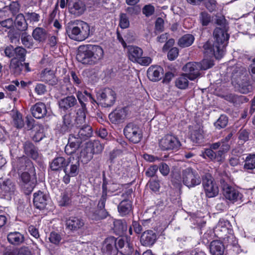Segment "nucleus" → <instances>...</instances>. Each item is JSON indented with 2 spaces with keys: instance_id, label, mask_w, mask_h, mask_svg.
Here are the masks:
<instances>
[{
  "instance_id": "obj_30",
  "label": "nucleus",
  "mask_w": 255,
  "mask_h": 255,
  "mask_svg": "<svg viewBox=\"0 0 255 255\" xmlns=\"http://www.w3.org/2000/svg\"><path fill=\"white\" fill-rule=\"evenodd\" d=\"M47 196L40 191L33 194V204L37 209H43L47 204Z\"/></svg>"
},
{
  "instance_id": "obj_4",
  "label": "nucleus",
  "mask_w": 255,
  "mask_h": 255,
  "mask_svg": "<svg viewBox=\"0 0 255 255\" xmlns=\"http://www.w3.org/2000/svg\"><path fill=\"white\" fill-rule=\"evenodd\" d=\"M108 181L103 176L102 193L97 205V209L91 210L89 213V217L94 220L98 221L106 218L109 213L105 209V203L107 199Z\"/></svg>"
},
{
  "instance_id": "obj_8",
  "label": "nucleus",
  "mask_w": 255,
  "mask_h": 255,
  "mask_svg": "<svg viewBox=\"0 0 255 255\" xmlns=\"http://www.w3.org/2000/svg\"><path fill=\"white\" fill-rule=\"evenodd\" d=\"M181 177L183 184L189 188L201 183V179L197 172L191 167L182 170Z\"/></svg>"
},
{
  "instance_id": "obj_9",
  "label": "nucleus",
  "mask_w": 255,
  "mask_h": 255,
  "mask_svg": "<svg viewBox=\"0 0 255 255\" xmlns=\"http://www.w3.org/2000/svg\"><path fill=\"white\" fill-rule=\"evenodd\" d=\"M159 145L162 150L177 151L180 148L181 143L176 136L167 134L160 139Z\"/></svg>"
},
{
  "instance_id": "obj_46",
  "label": "nucleus",
  "mask_w": 255,
  "mask_h": 255,
  "mask_svg": "<svg viewBox=\"0 0 255 255\" xmlns=\"http://www.w3.org/2000/svg\"><path fill=\"white\" fill-rule=\"evenodd\" d=\"M93 157V153L90 148H85L80 152V158L84 163L89 162Z\"/></svg>"
},
{
  "instance_id": "obj_32",
  "label": "nucleus",
  "mask_w": 255,
  "mask_h": 255,
  "mask_svg": "<svg viewBox=\"0 0 255 255\" xmlns=\"http://www.w3.org/2000/svg\"><path fill=\"white\" fill-rule=\"evenodd\" d=\"M162 71V68L160 66H151L147 70V77L151 81H159L161 78Z\"/></svg>"
},
{
  "instance_id": "obj_44",
  "label": "nucleus",
  "mask_w": 255,
  "mask_h": 255,
  "mask_svg": "<svg viewBox=\"0 0 255 255\" xmlns=\"http://www.w3.org/2000/svg\"><path fill=\"white\" fill-rule=\"evenodd\" d=\"M244 169L247 170H252L255 169V153L247 154L245 159Z\"/></svg>"
},
{
  "instance_id": "obj_33",
  "label": "nucleus",
  "mask_w": 255,
  "mask_h": 255,
  "mask_svg": "<svg viewBox=\"0 0 255 255\" xmlns=\"http://www.w3.org/2000/svg\"><path fill=\"white\" fill-rule=\"evenodd\" d=\"M222 98L230 103L235 105L240 104L247 102L248 99L244 96H238L234 93H227L222 96Z\"/></svg>"
},
{
  "instance_id": "obj_20",
  "label": "nucleus",
  "mask_w": 255,
  "mask_h": 255,
  "mask_svg": "<svg viewBox=\"0 0 255 255\" xmlns=\"http://www.w3.org/2000/svg\"><path fill=\"white\" fill-rule=\"evenodd\" d=\"M198 62L187 63L183 67L185 74L189 77V80L193 81L200 76L201 67Z\"/></svg>"
},
{
  "instance_id": "obj_21",
  "label": "nucleus",
  "mask_w": 255,
  "mask_h": 255,
  "mask_svg": "<svg viewBox=\"0 0 255 255\" xmlns=\"http://www.w3.org/2000/svg\"><path fill=\"white\" fill-rule=\"evenodd\" d=\"M74 127L73 119L70 114H66L63 116L61 123L57 126L58 131L62 134L71 131Z\"/></svg>"
},
{
  "instance_id": "obj_26",
  "label": "nucleus",
  "mask_w": 255,
  "mask_h": 255,
  "mask_svg": "<svg viewBox=\"0 0 255 255\" xmlns=\"http://www.w3.org/2000/svg\"><path fill=\"white\" fill-rule=\"evenodd\" d=\"M77 104V99L74 96H67L58 101L59 108L64 112L71 111Z\"/></svg>"
},
{
  "instance_id": "obj_64",
  "label": "nucleus",
  "mask_w": 255,
  "mask_h": 255,
  "mask_svg": "<svg viewBox=\"0 0 255 255\" xmlns=\"http://www.w3.org/2000/svg\"><path fill=\"white\" fill-rule=\"evenodd\" d=\"M250 132L246 129H241L239 131V138L245 142L249 139Z\"/></svg>"
},
{
  "instance_id": "obj_50",
  "label": "nucleus",
  "mask_w": 255,
  "mask_h": 255,
  "mask_svg": "<svg viewBox=\"0 0 255 255\" xmlns=\"http://www.w3.org/2000/svg\"><path fill=\"white\" fill-rule=\"evenodd\" d=\"M129 162L127 161H122V163H118L116 166V172L119 175H125L129 170Z\"/></svg>"
},
{
  "instance_id": "obj_36",
  "label": "nucleus",
  "mask_w": 255,
  "mask_h": 255,
  "mask_svg": "<svg viewBox=\"0 0 255 255\" xmlns=\"http://www.w3.org/2000/svg\"><path fill=\"white\" fill-rule=\"evenodd\" d=\"M67 159L62 156L55 157L51 161L50 167L52 171L62 170L65 167Z\"/></svg>"
},
{
  "instance_id": "obj_3",
  "label": "nucleus",
  "mask_w": 255,
  "mask_h": 255,
  "mask_svg": "<svg viewBox=\"0 0 255 255\" xmlns=\"http://www.w3.org/2000/svg\"><path fill=\"white\" fill-rule=\"evenodd\" d=\"M66 32L71 39L83 41L90 36V26L82 20H71L66 25Z\"/></svg>"
},
{
  "instance_id": "obj_1",
  "label": "nucleus",
  "mask_w": 255,
  "mask_h": 255,
  "mask_svg": "<svg viewBox=\"0 0 255 255\" xmlns=\"http://www.w3.org/2000/svg\"><path fill=\"white\" fill-rule=\"evenodd\" d=\"M228 29L216 27L213 32L215 41L213 44L207 41L203 47L204 53L209 57L214 56L216 59H221L224 54L225 49L228 44L229 34L227 33Z\"/></svg>"
},
{
  "instance_id": "obj_55",
  "label": "nucleus",
  "mask_w": 255,
  "mask_h": 255,
  "mask_svg": "<svg viewBox=\"0 0 255 255\" xmlns=\"http://www.w3.org/2000/svg\"><path fill=\"white\" fill-rule=\"evenodd\" d=\"M71 194L68 191L63 192L61 195V199L60 201V205L61 206H67L70 203Z\"/></svg>"
},
{
  "instance_id": "obj_47",
  "label": "nucleus",
  "mask_w": 255,
  "mask_h": 255,
  "mask_svg": "<svg viewBox=\"0 0 255 255\" xmlns=\"http://www.w3.org/2000/svg\"><path fill=\"white\" fill-rule=\"evenodd\" d=\"M70 75L74 85L80 88L84 87V82L81 76L79 74L76 73L75 72L72 71L70 72Z\"/></svg>"
},
{
  "instance_id": "obj_10",
  "label": "nucleus",
  "mask_w": 255,
  "mask_h": 255,
  "mask_svg": "<svg viewBox=\"0 0 255 255\" xmlns=\"http://www.w3.org/2000/svg\"><path fill=\"white\" fill-rule=\"evenodd\" d=\"M124 133L127 138L133 143H138L142 137L141 130L133 123H129L126 125Z\"/></svg>"
},
{
  "instance_id": "obj_5",
  "label": "nucleus",
  "mask_w": 255,
  "mask_h": 255,
  "mask_svg": "<svg viewBox=\"0 0 255 255\" xmlns=\"http://www.w3.org/2000/svg\"><path fill=\"white\" fill-rule=\"evenodd\" d=\"M80 169V163L79 157H74L70 156L67 159L63 171L65 175L63 181L66 184L70 182V178L76 177L78 175Z\"/></svg>"
},
{
  "instance_id": "obj_37",
  "label": "nucleus",
  "mask_w": 255,
  "mask_h": 255,
  "mask_svg": "<svg viewBox=\"0 0 255 255\" xmlns=\"http://www.w3.org/2000/svg\"><path fill=\"white\" fill-rule=\"evenodd\" d=\"M131 202L128 200H123L118 206V211L122 216L128 214L131 211Z\"/></svg>"
},
{
  "instance_id": "obj_11",
  "label": "nucleus",
  "mask_w": 255,
  "mask_h": 255,
  "mask_svg": "<svg viewBox=\"0 0 255 255\" xmlns=\"http://www.w3.org/2000/svg\"><path fill=\"white\" fill-rule=\"evenodd\" d=\"M202 185L208 198L214 197L218 194V187L210 173H206L202 176Z\"/></svg>"
},
{
  "instance_id": "obj_38",
  "label": "nucleus",
  "mask_w": 255,
  "mask_h": 255,
  "mask_svg": "<svg viewBox=\"0 0 255 255\" xmlns=\"http://www.w3.org/2000/svg\"><path fill=\"white\" fill-rule=\"evenodd\" d=\"M33 38L39 42H43L45 41L47 37L46 31L41 27H36L32 32Z\"/></svg>"
},
{
  "instance_id": "obj_43",
  "label": "nucleus",
  "mask_w": 255,
  "mask_h": 255,
  "mask_svg": "<svg viewBox=\"0 0 255 255\" xmlns=\"http://www.w3.org/2000/svg\"><path fill=\"white\" fill-rule=\"evenodd\" d=\"M127 229V227L126 222L121 220H117L114 222L113 230L117 235L121 236L124 234Z\"/></svg>"
},
{
  "instance_id": "obj_27",
  "label": "nucleus",
  "mask_w": 255,
  "mask_h": 255,
  "mask_svg": "<svg viewBox=\"0 0 255 255\" xmlns=\"http://www.w3.org/2000/svg\"><path fill=\"white\" fill-rule=\"evenodd\" d=\"M7 239L10 244L14 246H18L24 242L25 237L23 234L19 232L12 231L7 234Z\"/></svg>"
},
{
  "instance_id": "obj_6",
  "label": "nucleus",
  "mask_w": 255,
  "mask_h": 255,
  "mask_svg": "<svg viewBox=\"0 0 255 255\" xmlns=\"http://www.w3.org/2000/svg\"><path fill=\"white\" fill-rule=\"evenodd\" d=\"M126 239L123 238H115L114 237L107 238L104 243L102 251L104 255H117L119 249L123 248Z\"/></svg>"
},
{
  "instance_id": "obj_60",
  "label": "nucleus",
  "mask_w": 255,
  "mask_h": 255,
  "mask_svg": "<svg viewBox=\"0 0 255 255\" xmlns=\"http://www.w3.org/2000/svg\"><path fill=\"white\" fill-rule=\"evenodd\" d=\"M179 54L178 49L176 47L172 48L169 50L167 54V57L169 60L172 61L175 59Z\"/></svg>"
},
{
  "instance_id": "obj_18",
  "label": "nucleus",
  "mask_w": 255,
  "mask_h": 255,
  "mask_svg": "<svg viewBox=\"0 0 255 255\" xmlns=\"http://www.w3.org/2000/svg\"><path fill=\"white\" fill-rule=\"evenodd\" d=\"M128 115L127 107H119L111 112L109 115L110 121L113 124H119L125 121Z\"/></svg>"
},
{
  "instance_id": "obj_57",
  "label": "nucleus",
  "mask_w": 255,
  "mask_h": 255,
  "mask_svg": "<svg viewBox=\"0 0 255 255\" xmlns=\"http://www.w3.org/2000/svg\"><path fill=\"white\" fill-rule=\"evenodd\" d=\"M142 11L146 16L149 17L154 13L155 8L151 4H146L143 7Z\"/></svg>"
},
{
  "instance_id": "obj_42",
  "label": "nucleus",
  "mask_w": 255,
  "mask_h": 255,
  "mask_svg": "<svg viewBox=\"0 0 255 255\" xmlns=\"http://www.w3.org/2000/svg\"><path fill=\"white\" fill-rule=\"evenodd\" d=\"M189 77L187 74H182L175 81V86L180 89H186L189 85Z\"/></svg>"
},
{
  "instance_id": "obj_40",
  "label": "nucleus",
  "mask_w": 255,
  "mask_h": 255,
  "mask_svg": "<svg viewBox=\"0 0 255 255\" xmlns=\"http://www.w3.org/2000/svg\"><path fill=\"white\" fill-rule=\"evenodd\" d=\"M86 108H80L76 113V117L75 119L76 126L80 127L82 125L86 124Z\"/></svg>"
},
{
  "instance_id": "obj_7",
  "label": "nucleus",
  "mask_w": 255,
  "mask_h": 255,
  "mask_svg": "<svg viewBox=\"0 0 255 255\" xmlns=\"http://www.w3.org/2000/svg\"><path fill=\"white\" fill-rule=\"evenodd\" d=\"M98 104L105 108L111 107L115 104L117 95L116 92L110 88H105L99 90L96 94Z\"/></svg>"
},
{
  "instance_id": "obj_39",
  "label": "nucleus",
  "mask_w": 255,
  "mask_h": 255,
  "mask_svg": "<svg viewBox=\"0 0 255 255\" xmlns=\"http://www.w3.org/2000/svg\"><path fill=\"white\" fill-rule=\"evenodd\" d=\"M26 20V17L23 14H18L15 19V25L17 29L20 31L26 30L28 26Z\"/></svg>"
},
{
  "instance_id": "obj_61",
  "label": "nucleus",
  "mask_w": 255,
  "mask_h": 255,
  "mask_svg": "<svg viewBox=\"0 0 255 255\" xmlns=\"http://www.w3.org/2000/svg\"><path fill=\"white\" fill-rule=\"evenodd\" d=\"M158 168L161 174L164 176H167L170 172L169 166L164 162L160 164Z\"/></svg>"
},
{
  "instance_id": "obj_25",
  "label": "nucleus",
  "mask_w": 255,
  "mask_h": 255,
  "mask_svg": "<svg viewBox=\"0 0 255 255\" xmlns=\"http://www.w3.org/2000/svg\"><path fill=\"white\" fill-rule=\"evenodd\" d=\"M157 240L156 233L152 230L144 231L140 237V243L141 245L145 247L153 246Z\"/></svg>"
},
{
  "instance_id": "obj_35",
  "label": "nucleus",
  "mask_w": 255,
  "mask_h": 255,
  "mask_svg": "<svg viewBox=\"0 0 255 255\" xmlns=\"http://www.w3.org/2000/svg\"><path fill=\"white\" fill-rule=\"evenodd\" d=\"M128 50V58L133 62H137L140 57L142 55V50L138 47L129 46Z\"/></svg>"
},
{
  "instance_id": "obj_12",
  "label": "nucleus",
  "mask_w": 255,
  "mask_h": 255,
  "mask_svg": "<svg viewBox=\"0 0 255 255\" xmlns=\"http://www.w3.org/2000/svg\"><path fill=\"white\" fill-rule=\"evenodd\" d=\"M232 83L234 87L242 94H247L252 91L251 84L244 76L234 73Z\"/></svg>"
},
{
  "instance_id": "obj_22",
  "label": "nucleus",
  "mask_w": 255,
  "mask_h": 255,
  "mask_svg": "<svg viewBox=\"0 0 255 255\" xmlns=\"http://www.w3.org/2000/svg\"><path fill=\"white\" fill-rule=\"evenodd\" d=\"M40 81L49 85L55 86L58 84V80L53 70L45 68L40 73Z\"/></svg>"
},
{
  "instance_id": "obj_28",
  "label": "nucleus",
  "mask_w": 255,
  "mask_h": 255,
  "mask_svg": "<svg viewBox=\"0 0 255 255\" xmlns=\"http://www.w3.org/2000/svg\"><path fill=\"white\" fill-rule=\"evenodd\" d=\"M76 94L81 104V108H86V104L85 103L88 101L91 102L92 104L97 103V101L93 98L91 94L86 90H84L83 92L78 91Z\"/></svg>"
},
{
  "instance_id": "obj_16",
  "label": "nucleus",
  "mask_w": 255,
  "mask_h": 255,
  "mask_svg": "<svg viewBox=\"0 0 255 255\" xmlns=\"http://www.w3.org/2000/svg\"><path fill=\"white\" fill-rule=\"evenodd\" d=\"M35 175L36 174L34 175L27 170L21 174L20 177L23 182L22 188L26 194H29L33 190L36 181Z\"/></svg>"
},
{
  "instance_id": "obj_52",
  "label": "nucleus",
  "mask_w": 255,
  "mask_h": 255,
  "mask_svg": "<svg viewBox=\"0 0 255 255\" xmlns=\"http://www.w3.org/2000/svg\"><path fill=\"white\" fill-rule=\"evenodd\" d=\"M26 51L22 47H17L14 50V57L13 59L24 61L25 59Z\"/></svg>"
},
{
  "instance_id": "obj_49",
  "label": "nucleus",
  "mask_w": 255,
  "mask_h": 255,
  "mask_svg": "<svg viewBox=\"0 0 255 255\" xmlns=\"http://www.w3.org/2000/svg\"><path fill=\"white\" fill-rule=\"evenodd\" d=\"M21 40L22 44L28 48H31L33 45V41L31 36L24 32L21 35Z\"/></svg>"
},
{
  "instance_id": "obj_56",
  "label": "nucleus",
  "mask_w": 255,
  "mask_h": 255,
  "mask_svg": "<svg viewBox=\"0 0 255 255\" xmlns=\"http://www.w3.org/2000/svg\"><path fill=\"white\" fill-rule=\"evenodd\" d=\"M50 242L55 245H58L61 240V235L56 232H52L49 237Z\"/></svg>"
},
{
  "instance_id": "obj_2",
  "label": "nucleus",
  "mask_w": 255,
  "mask_h": 255,
  "mask_svg": "<svg viewBox=\"0 0 255 255\" xmlns=\"http://www.w3.org/2000/svg\"><path fill=\"white\" fill-rule=\"evenodd\" d=\"M103 55L104 51L101 46L88 44L79 46L76 59L82 64L94 65L103 58Z\"/></svg>"
},
{
  "instance_id": "obj_29",
  "label": "nucleus",
  "mask_w": 255,
  "mask_h": 255,
  "mask_svg": "<svg viewBox=\"0 0 255 255\" xmlns=\"http://www.w3.org/2000/svg\"><path fill=\"white\" fill-rule=\"evenodd\" d=\"M30 111L33 117L36 119L44 118L47 112L46 105L42 102H38L33 105Z\"/></svg>"
},
{
  "instance_id": "obj_63",
  "label": "nucleus",
  "mask_w": 255,
  "mask_h": 255,
  "mask_svg": "<svg viewBox=\"0 0 255 255\" xmlns=\"http://www.w3.org/2000/svg\"><path fill=\"white\" fill-rule=\"evenodd\" d=\"M191 138L196 142H199L203 138L202 131L199 130H195L191 134Z\"/></svg>"
},
{
  "instance_id": "obj_23",
  "label": "nucleus",
  "mask_w": 255,
  "mask_h": 255,
  "mask_svg": "<svg viewBox=\"0 0 255 255\" xmlns=\"http://www.w3.org/2000/svg\"><path fill=\"white\" fill-rule=\"evenodd\" d=\"M81 139L77 137L74 134H70L68 138V144L65 147V152L68 155L75 153L80 147Z\"/></svg>"
},
{
  "instance_id": "obj_53",
  "label": "nucleus",
  "mask_w": 255,
  "mask_h": 255,
  "mask_svg": "<svg viewBox=\"0 0 255 255\" xmlns=\"http://www.w3.org/2000/svg\"><path fill=\"white\" fill-rule=\"evenodd\" d=\"M119 25L122 29L127 28L129 27V18L127 14L124 13L120 14Z\"/></svg>"
},
{
  "instance_id": "obj_41",
  "label": "nucleus",
  "mask_w": 255,
  "mask_h": 255,
  "mask_svg": "<svg viewBox=\"0 0 255 255\" xmlns=\"http://www.w3.org/2000/svg\"><path fill=\"white\" fill-rule=\"evenodd\" d=\"M11 115L14 126L17 128H23L24 125V122L21 114L17 111H12Z\"/></svg>"
},
{
  "instance_id": "obj_48",
  "label": "nucleus",
  "mask_w": 255,
  "mask_h": 255,
  "mask_svg": "<svg viewBox=\"0 0 255 255\" xmlns=\"http://www.w3.org/2000/svg\"><path fill=\"white\" fill-rule=\"evenodd\" d=\"M21 62L16 59H12L11 60L10 67L13 71L14 73L17 75L20 73L23 68V65Z\"/></svg>"
},
{
  "instance_id": "obj_24",
  "label": "nucleus",
  "mask_w": 255,
  "mask_h": 255,
  "mask_svg": "<svg viewBox=\"0 0 255 255\" xmlns=\"http://www.w3.org/2000/svg\"><path fill=\"white\" fill-rule=\"evenodd\" d=\"M23 152L33 160H37L40 156L38 148L30 141L27 140L23 143Z\"/></svg>"
},
{
  "instance_id": "obj_58",
  "label": "nucleus",
  "mask_w": 255,
  "mask_h": 255,
  "mask_svg": "<svg viewBox=\"0 0 255 255\" xmlns=\"http://www.w3.org/2000/svg\"><path fill=\"white\" fill-rule=\"evenodd\" d=\"M25 17L26 20L29 21L30 22H36L39 21L40 15L35 12H26L25 13Z\"/></svg>"
},
{
  "instance_id": "obj_54",
  "label": "nucleus",
  "mask_w": 255,
  "mask_h": 255,
  "mask_svg": "<svg viewBox=\"0 0 255 255\" xmlns=\"http://www.w3.org/2000/svg\"><path fill=\"white\" fill-rule=\"evenodd\" d=\"M199 19L203 26H207L211 21V16L206 12H202L200 14Z\"/></svg>"
},
{
  "instance_id": "obj_19",
  "label": "nucleus",
  "mask_w": 255,
  "mask_h": 255,
  "mask_svg": "<svg viewBox=\"0 0 255 255\" xmlns=\"http://www.w3.org/2000/svg\"><path fill=\"white\" fill-rule=\"evenodd\" d=\"M69 11L75 17L82 15L86 10V3L81 0H70L68 3Z\"/></svg>"
},
{
  "instance_id": "obj_17",
  "label": "nucleus",
  "mask_w": 255,
  "mask_h": 255,
  "mask_svg": "<svg viewBox=\"0 0 255 255\" xmlns=\"http://www.w3.org/2000/svg\"><path fill=\"white\" fill-rule=\"evenodd\" d=\"M65 225L66 229L75 233L83 229L85 221L80 217L71 216L66 219Z\"/></svg>"
},
{
  "instance_id": "obj_15",
  "label": "nucleus",
  "mask_w": 255,
  "mask_h": 255,
  "mask_svg": "<svg viewBox=\"0 0 255 255\" xmlns=\"http://www.w3.org/2000/svg\"><path fill=\"white\" fill-rule=\"evenodd\" d=\"M16 190L14 183L9 179L0 181V197L6 200H10Z\"/></svg>"
},
{
  "instance_id": "obj_51",
  "label": "nucleus",
  "mask_w": 255,
  "mask_h": 255,
  "mask_svg": "<svg viewBox=\"0 0 255 255\" xmlns=\"http://www.w3.org/2000/svg\"><path fill=\"white\" fill-rule=\"evenodd\" d=\"M228 123V118L227 116L225 115H222L214 123V126L216 128L220 129L225 128L227 126Z\"/></svg>"
},
{
  "instance_id": "obj_45",
  "label": "nucleus",
  "mask_w": 255,
  "mask_h": 255,
  "mask_svg": "<svg viewBox=\"0 0 255 255\" xmlns=\"http://www.w3.org/2000/svg\"><path fill=\"white\" fill-rule=\"evenodd\" d=\"M194 37L192 34H185L178 40V45L181 47H187L190 46L194 41Z\"/></svg>"
},
{
  "instance_id": "obj_62",
  "label": "nucleus",
  "mask_w": 255,
  "mask_h": 255,
  "mask_svg": "<svg viewBox=\"0 0 255 255\" xmlns=\"http://www.w3.org/2000/svg\"><path fill=\"white\" fill-rule=\"evenodd\" d=\"M216 23L218 25L220 26V28L228 29V24L226 22V20L224 16L218 17Z\"/></svg>"
},
{
  "instance_id": "obj_34",
  "label": "nucleus",
  "mask_w": 255,
  "mask_h": 255,
  "mask_svg": "<svg viewBox=\"0 0 255 255\" xmlns=\"http://www.w3.org/2000/svg\"><path fill=\"white\" fill-rule=\"evenodd\" d=\"M79 128L77 137H79L82 140H85L92 136L93 130L92 127L88 125L84 124Z\"/></svg>"
},
{
  "instance_id": "obj_13",
  "label": "nucleus",
  "mask_w": 255,
  "mask_h": 255,
  "mask_svg": "<svg viewBox=\"0 0 255 255\" xmlns=\"http://www.w3.org/2000/svg\"><path fill=\"white\" fill-rule=\"evenodd\" d=\"M222 188L223 196L231 202L234 203L242 200L243 195L238 189L227 183L222 184Z\"/></svg>"
},
{
  "instance_id": "obj_14",
  "label": "nucleus",
  "mask_w": 255,
  "mask_h": 255,
  "mask_svg": "<svg viewBox=\"0 0 255 255\" xmlns=\"http://www.w3.org/2000/svg\"><path fill=\"white\" fill-rule=\"evenodd\" d=\"M13 166L18 171H28L33 175L35 174V168L32 161L26 156L16 158L13 163Z\"/></svg>"
},
{
  "instance_id": "obj_31",
  "label": "nucleus",
  "mask_w": 255,
  "mask_h": 255,
  "mask_svg": "<svg viewBox=\"0 0 255 255\" xmlns=\"http://www.w3.org/2000/svg\"><path fill=\"white\" fill-rule=\"evenodd\" d=\"M209 250L211 255H223L225 246L221 241L214 240L210 243Z\"/></svg>"
},
{
  "instance_id": "obj_59",
  "label": "nucleus",
  "mask_w": 255,
  "mask_h": 255,
  "mask_svg": "<svg viewBox=\"0 0 255 255\" xmlns=\"http://www.w3.org/2000/svg\"><path fill=\"white\" fill-rule=\"evenodd\" d=\"M201 70H207L211 68L214 65L213 61L209 59H204L201 63H198Z\"/></svg>"
}]
</instances>
